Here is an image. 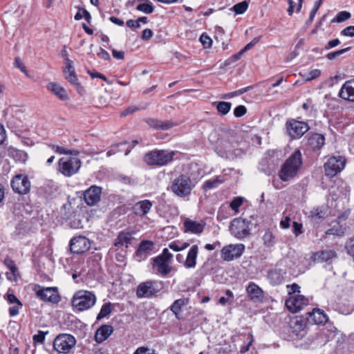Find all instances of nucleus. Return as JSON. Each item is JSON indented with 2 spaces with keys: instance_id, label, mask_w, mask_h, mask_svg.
Segmentation results:
<instances>
[{
  "instance_id": "f257e3e1",
  "label": "nucleus",
  "mask_w": 354,
  "mask_h": 354,
  "mask_svg": "<svg viewBox=\"0 0 354 354\" xmlns=\"http://www.w3.org/2000/svg\"><path fill=\"white\" fill-rule=\"evenodd\" d=\"M303 165L302 154L299 149L295 151L282 164L279 177L283 182H288L297 177Z\"/></svg>"
},
{
  "instance_id": "f03ea898",
  "label": "nucleus",
  "mask_w": 354,
  "mask_h": 354,
  "mask_svg": "<svg viewBox=\"0 0 354 354\" xmlns=\"http://www.w3.org/2000/svg\"><path fill=\"white\" fill-rule=\"evenodd\" d=\"M175 152L169 150H152L145 154L143 160L149 166L162 167L172 162Z\"/></svg>"
},
{
  "instance_id": "7ed1b4c3",
  "label": "nucleus",
  "mask_w": 354,
  "mask_h": 354,
  "mask_svg": "<svg viewBox=\"0 0 354 354\" xmlns=\"http://www.w3.org/2000/svg\"><path fill=\"white\" fill-rule=\"evenodd\" d=\"M196 183L187 174H180L171 183V190L178 197L185 198L189 196Z\"/></svg>"
},
{
  "instance_id": "20e7f679",
  "label": "nucleus",
  "mask_w": 354,
  "mask_h": 354,
  "mask_svg": "<svg viewBox=\"0 0 354 354\" xmlns=\"http://www.w3.org/2000/svg\"><path fill=\"white\" fill-rule=\"evenodd\" d=\"M96 296L91 291L81 290L77 291L71 301L73 308L84 311L92 308L96 303Z\"/></svg>"
},
{
  "instance_id": "39448f33",
  "label": "nucleus",
  "mask_w": 354,
  "mask_h": 354,
  "mask_svg": "<svg viewBox=\"0 0 354 354\" xmlns=\"http://www.w3.org/2000/svg\"><path fill=\"white\" fill-rule=\"evenodd\" d=\"M162 289L161 282L155 280H148L140 283L136 288L138 298L150 299L156 297Z\"/></svg>"
},
{
  "instance_id": "423d86ee",
  "label": "nucleus",
  "mask_w": 354,
  "mask_h": 354,
  "mask_svg": "<svg viewBox=\"0 0 354 354\" xmlns=\"http://www.w3.org/2000/svg\"><path fill=\"white\" fill-rule=\"evenodd\" d=\"M33 290L37 297L44 302L57 304L61 301V296L57 287L44 288L40 285H35Z\"/></svg>"
},
{
  "instance_id": "0eeeda50",
  "label": "nucleus",
  "mask_w": 354,
  "mask_h": 354,
  "mask_svg": "<svg viewBox=\"0 0 354 354\" xmlns=\"http://www.w3.org/2000/svg\"><path fill=\"white\" fill-rule=\"evenodd\" d=\"M76 344L75 338L69 334H60L53 342V347L59 353H68Z\"/></svg>"
},
{
  "instance_id": "6e6552de",
  "label": "nucleus",
  "mask_w": 354,
  "mask_h": 354,
  "mask_svg": "<svg viewBox=\"0 0 354 354\" xmlns=\"http://www.w3.org/2000/svg\"><path fill=\"white\" fill-rule=\"evenodd\" d=\"M59 171L65 176L70 177L75 174L81 167V160L77 158H65L59 160Z\"/></svg>"
},
{
  "instance_id": "1a4fd4ad",
  "label": "nucleus",
  "mask_w": 354,
  "mask_h": 354,
  "mask_svg": "<svg viewBox=\"0 0 354 354\" xmlns=\"http://www.w3.org/2000/svg\"><path fill=\"white\" fill-rule=\"evenodd\" d=\"M230 231L235 237L242 239L250 234V222L241 218H234L230 226Z\"/></svg>"
},
{
  "instance_id": "9d476101",
  "label": "nucleus",
  "mask_w": 354,
  "mask_h": 354,
  "mask_svg": "<svg viewBox=\"0 0 354 354\" xmlns=\"http://www.w3.org/2000/svg\"><path fill=\"white\" fill-rule=\"evenodd\" d=\"M345 166V160L343 157L333 156L328 158L324 164L325 174L329 177H333L340 172Z\"/></svg>"
},
{
  "instance_id": "9b49d317",
  "label": "nucleus",
  "mask_w": 354,
  "mask_h": 354,
  "mask_svg": "<svg viewBox=\"0 0 354 354\" xmlns=\"http://www.w3.org/2000/svg\"><path fill=\"white\" fill-rule=\"evenodd\" d=\"M286 128L288 135L292 139L300 138L309 129L306 122L290 120L286 122Z\"/></svg>"
},
{
  "instance_id": "f8f14e48",
  "label": "nucleus",
  "mask_w": 354,
  "mask_h": 354,
  "mask_svg": "<svg viewBox=\"0 0 354 354\" xmlns=\"http://www.w3.org/2000/svg\"><path fill=\"white\" fill-rule=\"evenodd\" d=\"M245 245L242 243L230 244L221 250V257L223 260L230 261L239 258L243 253Z\"/></svg>"
},
{
  "instance_id": "ddd939ff",
  "label": "nucleus",
  "mask_w": 354,
  "mask_h": 354,
  "mask_svg": "<svg viewBox=\"0 0 354 354\" xmlns=\"http://www.w3.org/2000/svg\"><path fill=\"white\" fill-rule=\"evenodd\" d=\"M69 246L72 253L80 254L87 252L91 248V243L86 236H79L71 239Z\"/></svg>"
},
{
  "instance_id": "4468645a",
  "label": "nucleus",
  "mask_w": 354,
  "mask_h": 354,
  "mask_svg": "<svg viewBox=\"0 0 354 354\" xmlns=\"http://www.w3.org/2000/svg\"><path fill=\"white\" fill-rule=\"evenodd\" d=\"M11 187L13 191L19 194H26L30 189V181L27 176L23 174L17 175L11 181Z\"/></svg>"
},
{
  "instance_id": "2eb2a0df",
  "label": "nucleus",
  "mask_w": 354,
  "mask_h": 354,
  "mask_svg": "<svg viewBox=\"0 0 354 354\" xmlns=\"http://www.w3.org/2000/svg\"><path fill=\"white\" fill-rule=\"evenodd\" d=\"M306 324L301 318L291 319L289 326L290 337L292 339H301L306 335Z\"/></svg>"
},
{
  "instance_id": "dca6fc26",
  "label": "nucleus",
  "mask_w": 354,
  "mask_h": 354,
  "mask_svg": "<svg viewBox=\"0 0 354 354\" xmlns=\"http://www.w3.org/2000/svg\"><path fill=\"white\" fill-rule=\"evenodd\" d=\"M308 304V299L301 295L290 296L286 301L287 308L292 313H297Z\"/></svg>"
},
{
  "instance_id": "f3484780",
  "label": "nucleus",
  "mask_w": 354,
  "mask_h": 354,
  "mask_svg": "<svg viewBox=\"0 0 354 354\" xmlns=\"http://www.w3.org/2000/svg\"><path fill=\"white\" fill-rule=\"evenodd\" d=\"M102 195V188L96 185L91 186L84 193V198L88 205H96L100 201Z\"/></svg>"
},
{
  "instance_id": "a211bd4d",
  "label": "nucleus",
  "mask_w": 354,
  "mask_h": 354,
  "mask_svg": "<svg viewBox=\"0 0 354 354\" xmlns=\"http://www.w3.org/2000/svg\"><path fill=\"white\" fill-rule=\"evenodd\" d=\"M170 263L171 261L162 259V257H155L153 259L152 266L156 268L158 274L166 276L172 270Z\"/></svg>"
},
{
  "instance_id": "6ab92c4d",
  "label": "nucleus",
  "mask_w": 354,
  "mask_h": 354,
  "mask_svg": "<svg viewBox=\"0 0 354 354\" xmlns=\"http://www.w3.org/2000/svg\"><path fill=\"white\" fill-rule=\"evenodd\" d=\"M133 232L127 230L120 231L114 241V245L118 248H127L133 240Z\"/></svg>"
},
{
  "instance_id": "aec40b11",
  "label": "nucleus",
  "mask_w": 354,
  "mask_h": 354,
  "mask_svg": "<svg viewBox=\"0 0 354 354\" xmlns=\"http://www.w3.org/2000/svg\"><path fill=\"white\" fill-rule=\"evenodd\" d=\"M154 248V243L151 241L143 240L142 241L138 249L136 251V257L138 261L145 259L152 252Z\"/></svg>"
},
{
  "instance_id": "412c9836",
  "label": "nucleus",
  "mask_w": 354,
  "mask_h": 354,
  "mask_svg": "<svg viewBox=\"0 0 354 354\" xmlns=\"http://www.w3.org/2000/svg\"><path fill=\"white\" fill-rule=\"evenodd\" d=\"M247 294L254 302H260L264 297V292L263 290L254 282H250L246 287Z\"/></svg>"
},
{
  "instance_id": "4be33fe9",
  "label": "nucleus",
  "mask_w": 354,
  "mask_h": 354,
  "mask_svg": "<svg viewBox=\"0 0 354 354\" xmlns=\"http://www.w3.org/2000/svg\"><path fill=\"white\" fill-rule=\"evenodd\" d=\"M185 231L191 232L196 234H201L205 228V223L203 222H198L196 221L191 220L190 218H186L184 221Z\"/></svg>"
},
{
  "instance_id": "5701e85b",
  "label": "nucleus",
  "mask_w": 354,
  "mask_h": 354,
  "mask_svg": "<svg viewBox=\"0 0 354 354\" xmlns=\"http://www.w3.org/2000/svg\"><path fill=\"white\" fill-rule=\"evenodd\" d=\"M339 96L350 102H354V80L346 81L339 92Z\"/></svg>"
},
{
  "instance_id": "b1692460",
  "label": "nucleus",
  "mask_w": 354,
  "mask_h": 354,
  "mask_svg": "<svg viewBox=\"0 0 354 354\" xmlns=\"http://www.w3.org/2000/svg\"><path fill=\"white\" fill-rule=\"evenodd\" d=\"M146 122L151 127L160 130H167L178 124V122H173L169 120L162 121L153 118L147 119Z\"/></svg>"
},
{
  "instance_id": "393cba45",
  "label": "nucleus",
  "mask_w": 354,
  "mask_h": 354,
  "mask_svg": "<svg viewBox=\"0 0 354 354\" xmlns=\"http://www.w3.org/2000/svg\"><path fill=\"white\" fill-rule=\"evenodd\" d=\"M198 254V247L196 245H192L183 262V265L186 268H194L196 266V259Z\"/></svg>"
},
{
  "instance_id": "a878e982",
  "label": "nucleus",
  "mask_w": 354,
  "mask_h": 354,
  "mask_svg": "<svg viewBox=\"0 0 354 354\" xmlns=\"http://www.w3.org/2000/svg\"><path fill=\"white\" fill-rule=\"evenodd\" d=\"M325 143V137L320 133L312 134L308 140V145L313 151L319 150Z\"/></svg>"
},
{
  "instance_id": "bb28decb",
  "label": "nucleus",
  "mask_w": 354,
  "mask_h": 354,
  "mask_svg": "<svg viewBox=\"0 0 354 354\" xmlns=\"http://www.w3.org/2000/svg\"><path fill=\"white\" fill-rule=\"evenodd\" d=\"M152 207V203L149 200H143L136 203L133 207V212L140 216H145Z\"/></svg>"
},
{
  "instance_id": "cd10ccee",
  "label": "nucleus",
  "mask_w": 354,
  "mask_h": 354,
  "mask_svg": "<svg viewBox=\"0 0 354 354\" xmlns=\"http://www.w3.org/2000/svg\"><path fill=\"white\" fill-rule=\"evenodd\" d=\"M113 332V328L111 325H103L95 332V339L97 343L106 340Z\"/></svg>"
},
{
  "instance_id": "c85d7f7f",
  "label": "nucleus",
  "mask_w": 354,
  "mask_h": 354,
  "mask_svg": "<svg viewBox=\"0 0 354 354\" xmlns=\"http://www.w3.org/2000/svg\"><path fill=\"white\" fill-rule=\"evenodd\" d=\"M3 263L10 270L9 272H6V274L7 279L11 281H16L19 277V270L15 263V261L10 258L6 257Z\"/></svg>"
},
{
  "instance_id": "c756f323",
  "label": "nucleus",
  "mask_w": 354,
  "mask_h": 354,
  "mask_svg": "<svg viewBox=\"0 0 354 354\" xmlns=\"http://www.w3.org/2000/svg\"><path fill=\"white\" fill-rule=\"evenodd\" d=\"M48 89L62 100L68 98L67 91L60 84L55 82H50L47 86Z\"/></svg>"
},
{
  "instance_id": "7c9ffc66",
  "label": "nucleus",
  "mask_w": 354,
  "mask_h": 354,
  "mask_svg": "<svg viewBox=\"0 0 354 354\" xmlns=\"http://www.w3.org/2000/svg\"><path fill=\"white\" fill-rule=\"evenodd\" d=\"M326 216V209L323 207L313 208L309 212L308 214L309 218L310 219L311 222L315 224L319 223L324 220Z\"/></svg>"
},
{
  "instance_id": "2f4dec72",
  "label": "nucleus",
  "mask_w": 354,
  "mask_h": 354,
  "mask_svg": "<svg viewBox=\"0 0 354 354\" xmlns=\"http://www.w3.org/2000/svg\"><path fill=\"white\" fill-rule=\"evenodd\" d=\"M311 320L315 324H324L328 322V316L325 313L319 308H315L309 313Z\"/></svg>"
},
{
  "instance_id": "473e14b6",
  "label": "nucleus",
  "mask_w": 354,
  "mask_h": 354,
  "mask_svg": "<svg viewBox=\"0 0 354 354\" xmlns=\"http://www.w3.org/2000/svg\"><path fill=\"white\" fill-rule=\"evenodd\" d=\"M337 257L336 252L333 250H326L315 254V258L321 262H327Z\"/></svg>"
},
{
  "instance_id": "72a5a7b5",
  "label": "nucleus",
  "mask_w": 354,
  "mask_h": 354,
  "mask_svg": "<svg viewBox=\"0 0 354 354\" xmlns=\"http://www.w3.org/2000/svg\"><path fill=\"white\" fill-rule=\"evenodd\" d=\"M185 304L186 301L185 299H178L174 301V302L169 307V309L174 313L176 317H178V315L181 312L182 307Z\"/></svg>"
},
{
  "instance_id": "f704fd0d",
  "label": "nucleus",
  "mask_w": 354,
  "mask_h": 354,
  "mask_svg": "<svg viewBox=\"0 0 354 354\" xmlns=\"http://www.w3.org/2000/svg\"><path fill=\"white\" fill-rule=\"evenodd\" d=\"M258 169L267 176L271 175L274 170L273 167L270 166L269 160L267 158H263L260 161Z\"/></svg>"
},
{
  "instance_id": "c9c22d12",
  "label": "nucleus",
  "mask_w": 354,
  "mask_h": 354,
  "mask_svg": "<svg viewBox=\"0 0 354 354\" xmlns=\"http://www.w3.org/2000/svg\"><path fill=\"white\" fill-rule=\"evenodd\" d=\"M112 306L113 305L111 302H106L103 304L99 314L97 316V320H100L110 315L113 310Z\"/></svg>"
},
{
  "instance_id": "e433bc0d",
  "label": "nucleus",
  "mask_w": 354,
  "mask_h": 354,
  "mask_svg": "<svg viewBox=\"0 0 354 354\" xmlns=\"http://www.w3.org/2000/svg\"><path fill=\"white\" fill-rule=\"evenodd\" d=\"M223 183V180L221 179L219 176H216V178L206 180L203 185V188L205 191H208L209 189L216 188L219 184Z\"/></svg>"
},
{
  "instance_id": "4c0bfd02",
  "label": "nucleus",
  "mask_w": 354,
  "mask_h": 354,
  "mask_svg": "<svg viewBox=\"0 0 354 354\" xmlns=\"http://www.w3.org/2000/svg\"><path fill=\"white\" fill-rule=\"evenodd\" d=\"M268 279L273 286L279 285L283 281V277L277 270H272L268 273Z\"/></svg>"
},
{
  "instance_id": "58836bf2",
  "label": "nucleus",
  "mask_w": 354,
  "mask_h": 354,
  "mask_svg": "<svg viewBox=\"0 0 354 354\" xmlns=\"http://www.w3.org/2000/svg\"><path fill=\"white\" fill-rule=\"evenodd\" d=\"M236 133L234 130H226L222 131L221 136L223 137L222 139L226 140L230 143H234L238 142V140L236 139Z\"/></svg>"
},
{
  "instance_id": "ea45409f",
  "label": "nucleus",
  "mask_w": 354,
  "mask_h": 354,
  "mask_svg": "<svg viewBox=\"0 0 354 354\" xmlns=\"http://www.w3.org/2000/svg\"><path fill=\"white\" fill-rule=\"evenodd\" d=\"M49 147H51L56 153L59 154H71L74 156H77L79 154V151L77 150H68L62 147H59L55 145H49Z\"/></svg>"
},
{
  "instance_id": "a19ab883",
  "label": "nucleus",
  "mask_w": 354,
  "mask_h": 354,
  "mask_svg": "<svg viewBox=\"0 0 354 354\" xmlns=\"http://www.w3.org/2000/svg\"><path fill=\"white\" fill-rule=\"evenodd\" d=\"M248 8V3L246 1H241L235 4L232 10L237 15L244 13Z\"/></svg>"
},
{
  "instance_id": "79ce46f5",
  "label": "nucleus",
  "mask_w": 354,
  "mask_h": 354,
  "mask_svg": "<svg viewBox=\"0 0 354 354\" xmlns=\"http://www.w3.org/2000/svg\"><path fill=\"white\" fill-rule=\"evenodd\" d=\"M263 240L264 245L268 248L272 247L274 244V236L272 232L269 230L265 232Z\"/></svg>"
},
{
  "instance_id": "37998d69",
  "label": "nucleus",
  "mask_w": 354,
  "mask_h": 354,
  "mask_svg": "<svg viewBox=\"0 0 354 354\" xmlns=\"http://www.w3.org/2000/svg\"><path fill=\"white\" fill-rule=\"evenodd\" d=\"M253 342H254V337H253L252 334L250 333L248 335L246 342H245L244 344L241 347L240 353H245L247 351H248L250 349V347L252 344Z\"/></svg>"
},
{
  "instance_id": "c03bdc74",
  "label": "nucleus",
  "mask_w": 354,
  "mask_h": 354,
  "mask_svg": "<svg viewBox=\"0 0 354 354\" xmlns=\"http://www.w3.org/2000/svg\"><path fill=\"white\" fill-rule=\"evenodd\" d=\"M350 47H347L339 50H336L334 52H330L326 55V58L329 60H333L337 57L342 55V54L345 53L346 52L350 50Z\"/></svg>"
},
{
  "instance_id": "a18cd8bd",
  "label": "nucleus",
  "mask_w": 354,
  "mask_h": 354,
  "mask_svg": "<svg viewBox=\"0 0 354 354\" xmlns=\"http://www.w3.org/2000/svg\"><path fill=\"white\" fill-rule=\"evenodd\" d=\"M213 105L216 106L217 111H230L232 108V104L227 102H214Z\"/></svg>"
},
{
  "instance_id": "49530a36",
  "label": "nucleus",
  "mask_w": 354,
  "mask_h": 354,
  "mask_svg": "<svg viewBox=\"0 0 354 354\" xmlns=\"http://www.w3.org/2000/svg\"><path fill=\"white\" fill-rule=\"evenodd\" d=\"M344 230L345 229L341 226H334L332 228L328 230L326 232V234L328 235L342 236L344 234Z\"/></svg>"
},
{
  "instance_id": "de8ad7c7",
  "label": "nucleus",
  "mask_w": 354,
  "mask_h": 354,
  "mask_svg": "<svg viewBox=\"0 0 354 354\" xmlns=\"http://www.w3.org/2000/svg\"><path fill=\"white\" fill-rule=\"evenodd\" d=\"M243 198L236 197L230 203V206L235 212H239V207L243 204Z\"/></svg>"
},
{
  "instance_id": "09e8293b",
  "label": "nucleus",
  "mask_w": 354,
  "mask_h": 354,
  "mask_svg": "<svg viewBox=\"0 0 354 354\" xmlns=\"http://www.w3.org/2000/svg\"><path fill=\"white\" fill-rule=\"evenodd\" d=\"M133 354H156L154 349H151L147 346H140L136 348Z\"/></svg>"
},
{
  "instance_id": "8fccbe9b",
  "label": "nucleus",
  "mask_w": 354,
  "mask_h": 354,
  "mask_svg": "<svg viewBox=\"0 0 354 354\" xmlns=\"http://www.w3.org/2000/svg\"><path fill=\"white\" fill-rule=\"evenodd\" d=\"M252 88V86H247V87H245V88H241V89H239L237 91H235L234 92L229 93L226 94L224 97L225 98H230V97H232L236 96V95H241V94H243V93L250 91Z\"/></svg>"
},
{
  "instance_id": "3c124183",
  "label": "nucleus",
  "mask_w": 354,
  "mask_h": 354,
  "mask_svg": "<svg viewBox=\"0 0 354 354\" xmlns=\"http://www.w3.org/2000/svg\"><path fill=\"white\" fill-rule=\"evenodd\" d=\"M200 41L204 48H209L212 46V39L205 33H203L200 37Z\"/></svg>"
},
{
  "instance_id": "603ef678",
  "label": "nucleus",
  "mask_w": 354,
  "mask_h": 354,
  "mask_svg": "<svg viewBox=\"0 0 354 354\" xmlns=\"http://www.w3.org/2000/svg\"><path fill=\"white\" fill-rule=\"evenodd\" d=\"M351 16V15L350 12L346 11H341L337 15L335 21L338 23H340L348 19Z\"/></svg>"
},
{
  "instance_id": "864d4df0",
  "label": "nucleus",
  "mask_w": 354,
  "mask_h": 354,
  "mask_svg": "<svg viewBox=\"0 0 354 354\" xmlns=\"http://www.w3.org/2000/svg\"><path fill=\"white\" fill-rule=\"evenodd\" d=\"M15 67L19 68L22 73H24L26 76H29L28 71L26 69L25 66L23 62L20 59L19 57H16L14 62Z\"/></svg>"
},
{
  "instance_id": "5fc2aeb1",
  "label": "nucleus",
  "mask_w": 354,
  "mask_h": 354,
  "mask_svg": "<svg viewBox=\"0 0 354 354\" xmlns=\"http://www.w3.org/2000/svg\"><path fill=\"white\" fill-rule=\"evenodd\" d=\"M66 80L70 82L71 84L75 83V82L78 81L76 73L75 71H71L68 72L67 74H64Z\"/></svg>"
},
{
  "instance_id": "6e6d98bb",
  "label": "nucleus",
  "mask_w": 354,
  "mask_h": 354,
  "mask_svg": "<svg viewBox=\"0 0 354 354\" xmlns=\"http://www.w3.org/2000/svg\"><path fill=\"white\" fill-rule=\"evenodd\" d=\"M242 56V52H239L238 53L232 55L227 59H226L224 62L225 66H229L234 62H236L237 60H239L241 57Z\"/></svg>"
},
{
  "instance_id": "4d7b16f0",
  "label": "nucleus",
  "mask_w": 354,
  "mask_h": 354,
  "mask_svg": "<svg viewBox=\"0 0 354 354\" xmlns=\"http://www.w3.org/2000/svg\"><path fill=\"white\" fill-rule=\"evenodd\" d=\"M48 333L47 332H44L41 330H39L37 335L33 336V340L37 343H43L45 339V335Z\"/></svg>"
},
{
  "instance_id": "13d9d810",
  "label": "nucleus",
  "mask_w": 354,
  "mask_h": 354,
  "mask_svg": "<svg viewBox=\"0 0 354 354\" xmlns=\"http://www.w3.org/2000/svg\"><path fill=\"white\" fill-rule=\"evenodd\" d=\"M321 74V71L319 69H313L310 71L306 77V81H310L312 80H314L317 77H318Z\"/></svg>"
},
{
  "instance_id": "bf43d9fd",
  "label": "nucleus",
  "mask_w": 354,
  "mask_h": 354,
  "mask_svg": "<svg viewBox=\"0 0 354 354\" xmlns=\"http://www.w3.org/2000/svg\"><path fill=\"white\" fill-rule=\"evenodd\" d=\"M341 35L346 37H354V26H347L341 31Z\"/></svg>"
},
{
  "instance_id": "052dcab7",
  "label": "nucleus",
  "mask_w": 354,
  "mask_h": 354,
  "mask_svg": "<svg viewBox=\"0 0 354 354\" xmlns=\"http://www.w3.org/2000/svg\"><path fill=\"white\" fill-rule=\"evenodd\" d=\"M6 299L10 304H18L22 306V303L18 299V298L14 294H8L6 295Z\"/></svg>"
},
{
  "instance_id": "680f3d73",
  "label": "nucleus",
  "mask_w": 354,
  "mask_h": 354,
  "mask_svg": "<svg viewBox=\"0 0 354 354\" xmlns=\"http://www.w3.org/2000/svg\"><path fill=\"white\" fill-rule=\"evenodd\" d=\"M65 64L66 66L65 68L63 70L64 74H67L69 71H75L73 65V63L71 59H68V57L65 58Z\"/></svg>"
},
{
  "instance_id": "e2e57ef3",
  "label": "nucleus",
  "mask_w": 354,
  "mask_h": 354,
  "mask_svg": "<svg viewBox=\"0 0 354 354\" xmlns=\"http://www.w3.org/2000/svg\"><path fill=\"white\" fill-rule=\"evenodd\" d=\"M302 227L303 225L301 223H297V222H293L292 224V228H293V233L295 234V236H298L301 234L302 232Z\"/></svg>"
},
{
  "instance_id": "0e129e2a",
  "label": "nucleus",
  "mask_w": 354,
  "mask_h": 354,
  "mask_svg": "<svg viewBox=\"0 0 354 354\" xmlns=\"http://www.w3.org/2000/svg\"><path fill=\"white\" fill-rule=\"evenodd\" d=\"M157 257H162V259L171 261L173 255L169 252L167 248H165L163 249L162 254L158 255Z\"/></svg>"
},
{
  "instance_id": "69168bd1",
  "label": "nucleus",
  "mask_w": 354,
  "mask_h": 354,
  "mask_svg": "<svg viewBox=\"0 0 354 354\" xmlns=\"http://www.w3.org/2000/svg\"><path fill=\"white\" fill-rule=\"evenodd\" d=\"M340 44V41L339 39H332L330 41H329L326 45L324 46V49L328 50L330 48H333L334 47H336L337 46H338L339 44Z\"/></svg>"
},
{
  "instance_id": "338daca9",
  "label": "nucleus",
  "mask_w": 354,
  "mask_h": 354,
  "mask_svg": "<svg viewBox=\"0 0 354 354\" xmlns=\"http://www.w3.org/2000/svg\"><path fill=\"white\" fill-rule=\"evenodd\" d=\"M97 55L104 60H109L111 58L109 53L102 48H100L99 51L97 53Z\"/></svg>"
},
{
  "instance_id": "774afa93",
  "label": "nucleus",
  "mask_w": 354,
  "mask_h": 354,
  "mask_svg": "<svg viewBox=\"0 0 354 354\" xmlns=\"http://www.w3.org/2000/svg\"><path fill=\"white\" fill-rule=\"evenodd\" d=\"M153 31L149 28H146L142 31V39L143 40H149L153 36Z\"/></svg>"
}]
</instances>
